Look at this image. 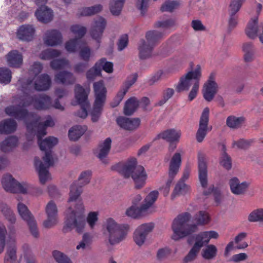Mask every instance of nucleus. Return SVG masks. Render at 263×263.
Returning a JSON list of instances; mask_svg holds the SVG:
<instances>
[{"label":"nucleus","instance_id":"obj_59","mask_svg":"<svg viewBox=\"0 0 263 263\" xmlns=\"http://www.w3.org/2000/svg\"><path fill=\"white\" fill-rule=\"evenodd\" d=\"M149 1L150 0H136V7L140 11V14L142 16L145 15L147 12Z\"/></svg>","mask_w":263,"mask_h":263},{"label":"nucleus","instance_id":"obj_5","mask_svg":"<svg viewBox=\"0 0 263 263\" xmlns=\"http://www.w3.org/2000/svg\"><path fill=\"white\" fill-rule=\"evenodd\" d=\"M2 184L6 192L12 193L32 194V190H35V193L36 194L42 193L41 189L33 188L30 184L26 182L21 183L10 174H7L3 176Z\"/></svg>","mask_w":263,"mask_h":263},{"label":"nucleus","instance_id":"obj_7","mask_svg":"<svg viewBox=\"0 0 263 263\" xmlns=\"http://www.w3.org/2000/svg\"><path fill=\"white\" fill-rule=\"evenodd\" d=\"M58 139L53 136H49L45 139L38 140L40 148L41 151L45 152V156L42 159L48 166H52L54 165V160L52 155L51 149L58 143Z\"/></svg>","mask_w":263,"mask_h":263},{"label":"nucleus","instance_id":"obj_28","mask_svg":"<svg viewBox=\"0 0 263 263\" xmlns=\"http://www.w3.org/2000/svg\"><path fill=\"white\" fill-rule=\"evenodd\" d=\"M165 33L156 30L147 31L145 33L146 43L155 47L164 38Z\"/></svg>","mask_w":263,"mask_h":263},{"label":"nucleus","instance_id":"obj_44","mask_svg":"<svg viewBox=\"0 0 263 263\" xmlns=\"http://www.w3.org/2000/svg\"><path fill=\"white\" fill-rule=\"evenodd\" d=\"M103 7L101 4H97L91 7H84L81 9L80 15L88 16L93 15L101 12Z\"/></svg>","mask_w":263,"mask_h":263},{"label":"nucleus","instance_id":"obj_19","mask_svg":"<svg viewBox=\"0 0 263 263\" xmlns=\"http://www.w3.org/2000/svg\"><path fill=\"white\" fill-rule=\"evenodd\" d=\"M46 212L48 218L43 222V226L45 228H50L57 223L58 209L56 204L53 200L50 201L46 208Z\"/></svg>","mask_w":263,"mask_h":263},{"label":"nucleus","instance_id":"obj_49","mask_svg":"<svg viewBox=\"0 0 263 263\" xmlns=\"http://www.w3.org/2000/svg\"><path fill=\"white\" fill-rule=\"evenodd\" d=\"M96 63L93 67L87 71L86 76L88 81H94L96 77L102 76L100 67Z\"/></svg>","mask_w":263,"mask_h":263},{"label":"nucleus","instance_id":"obj_32","mask_svg":"<svg viewBox=\"0 0 263 263\" xmlns=\"http://www.w3.org/2000/svg\"><path fill=\"white\" fill-rule=\"evenodd\" d=\"M34 107L37 109H47L52 107L51 98L46 95L35 96Z\"/></svg>","mask_w":263,"mask_h":263},{"label":"nucleus","instance_id":"obj_40","mask_svg":"<svg viewBox=\"0 0 263 263\" xmlns=\"http://www.w3.org/2000/svg\"><path fill=\"white\" fill-rule=\"evenodd\" d=\"M104 103V102L95 101L92 109L90 112L92 122H97L99 120Z\"/></svg>","mask_w":263,"mask_h":263},{"label":"nucleus","instance_id":"obj_48","mask_svg":"<svg viewBox=\"0 0 263 263\" xmlns=\"http://www.w3.org/2000/svg\"><path fill=\"white\" fill-rule=\"evenodd\" d=\"M188 190L189 187L184 182L178 181L171 195L172 198L173 199L176 196L180 195H185L187 192Z\"/></svg>","mask_w":263,"mask_h":263},{"label":"nucleus","instance_id":"obj_13","mask_svg":"<svg viewBox=\"0 0 263 263\" xmlns=\"http://www.w3.org/2000/svg\"><path fill=\"white\" fill-rule=\"evenodd\" d=\"M209 114L210 110L208 107H205L201 114L199 127L196 134V140L199 143H201L203 141L208 132L211 129V128L209 129L208 128Z\"/></svg>","mask_w":263,"mask_h":263},{"label":"nucleus","instance_id":"obj_34","mask_svg":"<svg viewBox=\"0 0 263 263\" xmlns=\"http://www.w3.org/2000/svg\"><path fill=\"white\" fill-rule=\"evenodd\" d=\"M17 128V123L13 119L5 120L0 124V133L9 134L14 133Z\"/></svg>","mask_w":263,"mask_h":263},{"label":"nucleus","instance_id":"obj_61","mask_svg":"<svg viewBox=\"0 0 263 263\" xmlns=\"http://www.w3.org/2000/svg\"><path fill=\"white\" fill-rule=\"evenodd\" d=\"M35 96H31L29 95H26L25 97L21 100L20 103L21 105L16 106V107L20 108H24L30 106L32 104L34 106L35 104Z\"/></svg>","mask_w":263,"mask_h":263},{"label":"nucleus","instance_id":"obj_10","mask_svg":"<svg viewBox=\"0 0 263 263\" xmlns=\"http://www.w3.org/2000/svg\"><path fill=\"white\" fill-rule=\"evenodd\" d=\"M201 77V68L200 65H197L194 70H191L185 76L180 78V81L176 86V90L179 93L184 90H188L191 86L190 81L194 79L199 83Z\"/></svg>","mask_w":263,"mask_h":263},{"label":"nucleus","instance_id":"obj_23","mask_svg":"<svg viewBox=\"0 0 263 263\" xmlns=\"http://www.w3.org/2000/svg\"><path fill=\"white\" fill-rule=\"evenodd\" d=\"M46 164L47 166H45L39 157L34 158V166L38 172L40 181L42 184H45L49 176L48 168L50 166Z\"/></svg>","mask_w":263,"mask_h":263},{"label":"nucleus","instance_id":"obj_3","mask_svg":"<svg viewBox=\"0 0 263 263\" xmlns=\"http://www.w3.org/2000/svg\"><path fill=\"white\" fill-rule=\"evenodd\" d=\"M112 171L118 172L125 178L131 177L135 183L136 189L142 188L146 183L147 175L144 168L140 165H137L135 158H132L124 164L121 162L117 163L111 167Z\"/></svg>","mask_w":263,"mask_h":263},{"label":"nucleus","instance_id":"obj_29","mask_svg":"<svg viewBox=\"0 0 263 263\" xmlns=\"http://www.w3.org/2000/svg\"><path fill=\"white\" fill-rule=\"evenodd\" d=\"M51 79L49 76L44 73L37 78L34 82V88L37 91L48 89L51 86Z\"/></svg>","mask_w":263,"mask_h":263},{"label":"nucleus","instance_id":"obj_33","mask_svg":"<svg viewBox=\"0 0 263 263\" xmlns=\"http://www.w3.org/2000/svg\"><path fill=\"white\" fill-rule=\"evenodd\" d=\"M62 41V35L58 30L53 29L48 33L45 41L49 46H54L60 44Z\"/></svg>","mask_w":263,"mask_h":263},{"label":"nucleus","instance_id":"obj_63","mask_svg":"<svg viewBox=\"0 0 263 263\" xmlns=\"http://www.w3.org/2000/svg\"><path fill=\"white\" fill-rule=\"evenodd\" d=\"M246 0H231L229 5V11L231 13L236 14Z\"/></svg>","mask_w":263,"mask_h":263},{"label":"nucleus","instance_id":"obj_30","mask_svg":"<svg viewBox=\"0 0 263 263\" xmlns=\"http://www.w3.org/2000/svg\"><path fill=\"white\" fill-rule=\"evenodd\" d=\"M154 47L146 43L144 39L140 40V44L138 46L139 58L143 60L149 58L154 49Z\"/></svg>","mask_w":263,"mask_h":263},{"label":"nucleus","instance_id":"obj_11","mask_svg":"<svg viewBox=\"0 0 263 263\" xmlns=\"http://www.w3.org/2000/svg\"><path fill=\"white\" fill-rule=\"evenodd\" d=\"M198 179L202 188L208 186V164L206 161V155L199 151L197 155Z\"/></svg>","mask_w":263,"mask_h":263},{"label":"nucleus","instance_id":"obj_14","mask_svg":"<svg viewBox=\"0 0 263 263\" xmlns=\"http://www.w3.org/2000/svg\"><path fill=\"white\" fill-rule=\"evenodd\" d=\"M106 26V21L105 19L100 16L97 20H95L93 24L90 29V35L92 39L97 42L98 47L101 42L103 33Z\"/></svg>","mask_w":263,"mask_h":263},{"label":"nucleus","instance_id":"obj_4","mask_svg":"<svg viewBox=\"0 0 263 263\" xmlns=\"http://www.w3.org/2000/svg\"><path fill=\"white\" fill-rule=\"evenodd\" d=\"M191 215L189 212L182 213L173 220L172 229L173 234L171 238L174 241H178L189 236L198 230L197 224H189Z\"/></svg>","mask_w":263,"mask_h":263},{"label":"nucleus","instance_id":"obj_56","mask_svg":"<svg viewBox=\"0 0 263 263\" xmlns=\"http://www.w3.org/2000/svg\"><path fill=\"white\" fill-rule=\"evenodd\" d=\"M176 21L174 18L157 21L154 23V27L156 28H162L163 29H167L174 26L176 25Z\"/></svg>","mask_w":263,"mask_h":263},{"label":"nucleus","instance_id":"obj_21","mask_svg":"<svg viewBox=\"0 0 263 263\" xmlns=\"http://www.w3.org/2000/svg\"><path fill=\"white\" fill-rule=\"evenodd\" d=\"M35 16L40 22L47 24L53 20V11L47 6H41L35 11Z\"/></svg>","mask_w":263,"mask_h":263},{"label":"nucleus","instance_id":"obj_2","mask_svg":"<svg viewBox=\"0 0 263 263\" xmlns=\"http://www.w3.org/2000/svg\"><path fill=\"white\" fill-rule=\"evenodd\" d=\"M5 111L8 116L18 121H23L28 132L36 133L37 140L41 141L47 134V128L42 122H40V117L35 112L29 111L27 109L18 108L15 105L6 107Z\"/></svg>","mask_w":263,"mask_h":263},{"label":"nucleus","instance_id":"obj_46","mask_svg":"<svg viewBox=\"0 0 263 263\" xmlns=\"http://www.w3.org/2000/svg\"><path fill=\"white\" fill-rule=\"evenodd\" d=\"M12 79V72L7 67H0V84L7 85L9 84Z\"/></svg>","mask_w":263,"mask_h":263},{"label":"nucleus","instance_id":"obj_35","mask_svg":"<svg viewBox=\"0 0 263 263\" xmlns=\"http://www.w3.org/2000/svg\"><path fill=\"white\" fill-rule=\"evenodd\" d=\"M87 129L86 126L75 125L71 127L68 131V137L70 141H77L84 135Z\"/></svg>","mask_w":263,"mask_h":263},{"label":"nucleus","instance_id":"obj_52","mask_svg":"<svg viewBox=\"0 0 263 263\" xmlns=\"http://www.w3.org/2000/svg\"><path fill=\"white\" fill-rule=\"evenodd\" d=\"M52 255L57 263H72L67 255L60 251L53 250L52 252Z\"/></svg>","mask_w":263,"mask_h":263},{"label":"nucleus","instance_id":"obj_42","mask_svg":"<svg viewBox=\"0 0 263 263\" xmlns=\"http://www.w3.org/2000/svg\"><path fill=\"white\" fill-rule=\"evenodd\" d=\"M85 44V40L74 37L69 40L65 43L66 50L71 53H74L77 51V47L79 48L81 44Z\"/></svg>","mask_w":263,"mask_h":263},{"label":"nucleus","instance_id":"obj_1","mask_svg":"<svg viewBox=\"0 0 263 263\" xmlns=\"http://www.w3.org/2000/svg\"><path fill=\"white\" fill-rule=\"evenodd\" d=\"M92 172L86 170L82 172L78 178L81 185L76 181L70 186L69 198L68 201L76 202L74 209L69 207L66 211L64 225L62 231L66 233L76 228L78 233L83 231L85 225V217L84 215V206L81 199H79L82 193V187L90 182Z\"/></svg>","mask_w":263,"mask_h":263},{"label":"nucleus","instance_id":"obj_12","mask_svg":"<svg viewBox=\"0 0 263 263\" xmlns=\"http://www.w3.org/2000/svg\"><path fill=\"white\" fill-rule=\"evenodd\" d=\"M154 228V224L152 222L143 223L138 227L133 234V240L136 244L139 247L142 246Z\"/></svg>","mask_w":263,"mask_h":263},{"label":"nucleus","instance_id":"obj_15","mask_svg":"<svg viewBox=\"0 0 263 263\" xmlns=\"http://www.w3.org/2000/svg\"><path fill=\"white\" fill-rule=\"evenodd\" d=\"M214 80L215 73L212 72L203 85V97L208 102H211L213 99L218 90V84Z\"/></svg>","mask_w":263,"mask_h":263},{"label":"nucleus","instance_id":"obj_41","mask_svg":"<svg viewBox=\"0 0 263 263\" xmlns=\"http://www.w3.org/2000/svg\"><path fill=\"white\" fill-rule=\"evenodd\" d=\"M79 56L81 60L88 62L91 56V50L85 40V44H81L79 48Z\"/></svg>","mask_w":263,"mask_h":263},{"label":"nucleus","instance_id":"obj_39","mask_svg":"<svg viewBox=\"0 0 263 263\" xmlns=\"http://www.w3.org/2000/svg\"><path fill=\"white\" fill-rule=\"evenodd\" d=\"M246 118L243 117H237L235 116H230L226 120L227 125L232 129H237L240 127L245 122Z\"/></svg>","mask_w":263,"mask_h":263},{"label":"nucleus","instance_id":"obj_55","mask_svg":"<svg viewBox=\"0 0 263 263\" xmlns=\"http://www.w3.org/2000/svg\"><path fill=\"white\" fill-rule=\"evenodd\" d=\"M99 64L98 66L100 67L101 72L103 69L107 73H112L113 71V63L111 62L106 61V58H103L96 62Z\"/></svg>","mask_w":263,"mask_h":263},{"label":"nucleus","instance_id":"obj_31","mask_svg":"<svg viewBox=\"0 0 263 263\" xmlns=\"http://www.w3.org/2000/svg\"><path fill=\"white\" fill-rule=\"evenodd\" d=\"M88 94L85 89L80 84H76L74 87V97L79 105L90 104Z\"/></svg>","mask_w":263,"mask_h":263},{"label":"nucleus","instance_id":"obj_24","mask_svg":"<svg viewBox=\"0 0 263 263\" xmlns=\"http://www.w3.org/2000/svg\"><path fill=\"white\" fill-rule=\"evenodd\" d=\"M93 88L96 101L104 102L106 98L107 89L103 80L95 82L93 84Z\"/></svg>","mask_w":263,"mask_h":263},{"label":"nucleus","instance_id":"obj_27","mask_svg":"<svg viewBox=\"0 0 263 263\" xmlns=\"http://www.w3.org/2000/svg\"><path fill=\"white\" fill-rule=\"evenodd\" d=\"M180 137V134L177 132L174 128L166 129L159 134L153 139V141H157L160 139L166 140L167 142H178Z\"/></svg>","mask_w":263,"mask_h":263},{"label":"nucleus","instance_id":"obj_64","mask_svg":"<svg viewBox=\"0 0 263 263\" xmlns=\"http://www.w3.org/2000/svg\"><path fill=\"white\" fill-rule=\"evenodd\" d=\"M171 253V250L168 247L159 249L156 254L157 259L162 261L165 259Z\"/></svg>","mask_w":263,"mask_h":263},{"label":"nucleus","instance_id":"obj_37","mask_svg":"<svg viewBox=\"0 0 263 263\" xmlns=\"http://www.w3.org/2000/svg\"><path fill=\"white\" fill-rule=\"evenodd\" d=\"M18 138L14 136H9L2 143L1 148L3 152H8L16 147L18 144Z\"/></svg>","mask_w":263,"mask_h":263},{"label":"nucleus","instance_id":"obj_8","mask_svg":"<svg viewBox=\"0 0 263 263\" xmlns=\"http://www.w3.org/2000/svg\"><path fill=\"white\" fill-rule=\"evenodd\" d=\"M17 210L21 217L27 222L32 236L35 238H39L40 235L36 220L27 206L20 202L17 204Z\"/></svg>","mask_w":263,"mask_h":263},{"label":"nucleus","instance_id":"obj_58","mask_svg":"<svg viewBox=\"0 0 263 263\" xmlns=\"http://www.w3.org/2000/svg\"><path fill=\"white\" fill-rule=\"evenodd\" d=\"M138 77V74L136 72L128 76L127 77L126 81L124 82L123 86L122 88L127 92L130 87L137 81Z\"/></svg>","mask_w":263,"mask_h":263},{"label":"nucleus","instance_id":"obj_16","mask_svg":"<svg viewBox=\"0 0 263 263\" xmlns=\"http://www.w3.org/2000/svg\"><path fill=\"white\" fill-rule=\"evenodd\" d=\"M258 24V17H256L250 21L246 28V34L251 39H254L258 35L259 33V39L260 42L263 44V24Z\"/></svg>","mask_w":263,"mask_h":263},{"label":"nucleus","instance_id":"obj_45","mask_svg":"<svg viewBox=\"0 0 263 263\" xmlns=\"http://www.w3.org/2000/svg\"><path fill=\"white\" fill-rule=\"evenodd\" d=\"M159 193L157 191H153L151 192L145 198L144 202L142 203V209L145 211L151 207L158 198Z\"/></svg>","mask_w":263,"mask_h":263},{"label":"nucleus","instance_id":"obj_9","mask_svg":"<svg viewBox=\"0 0 263 263\" xmlns=\"http://www.w3.org/2000/svg\"><path fill=\"white\" fill-rule=\"evenodd\" d=\"M17 210L21 217L27 222L32 236L35 238H39L40 235L36 220L27 206L20 202L17 204Z\"/></svg>","mask_w":263,"mask_h":263},{"label":"nucleus","instance_id":"obj_18","mask_svg":"<svg viewBox=\"0 0 263 263\" xmlns=\"http://www.w3.org/2000/svg\"><path fill=\"white\" fill-rule=\"evenodd\" d=\"M35 32V29L33 25L24 24L17 29L16 36L20 41L29 42L34 39Z\"/></svg>","mask_w":263,"mask_h":263},{"label":"nucleus","instance_id":"obj_50","mask_svg":"<svg viewBox=\"0 0 263 263\" xmlns=\"http://www.w3.org/2000/svg\"><path fill=\"white\" fill-rule=\"evenodd\" d=\"M175 90L171 88H167L162 92V99L156 103V106H162L174 95Z\"/></svg>","mask_w":263,"mask_h":263},{"label":"nucleus","instance_id":"obj_62","mask_svg":"<svg viewBox=\"0 0 263 263\" xmlns=\"http://www.w3.org/2000/svg\"><path fill=\"white\" fill-rule=\"evenodd\" d=\"M71 31L74 34L78 35L77 38L82 39L87 32V29L85 27L80 26L78 25H72L70 27Z\"/></svg>","mask_w":263,"mask_h":263},{"label":"nucleus","instance_id":"obj_36","mask_svg":"<svg viewBox=\"0 0 263 263\" xmlns=\"http://www.w3.org/2000/svg\"><path fill=\"white\" fill-rule=\"evenodd\" d=\"M139 101L135 97H130L126 102L124 107V114L126 116H132L137 109Z\"/></svg>","mask_w":263,"mask_h":263},{"label":"nucleus","instance_id":"obj_22","mask_svg":"<svg viewBox=\"0 0 263 263\" xmlns=\"http://www.w3.org/2000/svg\"><path fill=\"white\" fill-rule=\"evenodd\" d=\"M54 81L58 84L64 85H72L76 82V78L72 72L62 70L55 74Z\"/></svg>","mask_w":263,"mask_h":263},{"label":"nucleus","instance_id":"obj_17","mask_svg":"<svg viewBox=\"0 0 263 263\" xmlns=\"http://www.w3.org/2000/svg\"><path fill=\"white\" fill-rule=\"evenodd\" d=\"M116 122L121 128L130 132L137 129L141 124L139 118H129L123 116L118 117Z\"/></svg>","mask_w":263,"mask_h":263},{"label":"nucleus","instance_id":"obj_25","mask_svg":"<svg viewBox=\"0 0 263 263\" xmlns=\"http://www.w3.org/2000/svg\"><path fill=\"white\" fill-rule=\"evenodd\" d=\"M229 184L231 192L235 195L244 194L249 186V183L247 181L240 183L239 179L236 177L230 180Z\"/></svg>","mask_w":263,"mask_h":263},{"label":"nucleus","instance_id":"obj_47","mask_svg":"<svg viewBox=\"0 0 263 263\" xmlns=\"http://www.w3.org/2000/svg\"><path fill=\"white\" fill-rule=\"evenodd\" d=\"M217 249L214 245H208L202 251V256L207 260L213 259L217 255Z\"/></svg>","mask_w":263,"mask_h":263},{"label":"nucleus","instance_id":"obj_26","mask_svg":"<svg viewBox=\"0 0 263 263\" xmlns=\"http://www.w3.org/2000/svg\"><path fill=\"white\" fill-rule=\"evenodd\" d=\"M111 142V139L108 137L103 142L100 143L98 145L100 151L97 157L104 164H107L108 163L106 158L110 151Z\"/></svg>","mask_w":263,"mask_h":263},{"label":"nucleus","instance_id":"obj_51","mask_svg":"<svg viewBox=\"0 0 263 263\" xmlns=\"http://www.w3.org/2000/svg\"><path fill=\"white\" fill-rule=\"evenodd\" d=\"M219 164L227 171H230L232 167V159L228 153L221 154Z\"/></svg>","mask_w":263,"mask_h":263},{"label":"nucleus","instance_id":"obj_57","mask_svg":"<svg viewBox=\"0 0 263 263\" xmlns=\"http://www.w3.org/2000/svg\"><path fill=\"white\" fill-rule=\"evenodd\" d=\"M250 222L263 221V209L254 210L248 216Z\"/></svg>","mask_w":263,"mask_h":263},{"label":"nucleus","instance_id":"obj_43","mask_svg":"<svg viewBox=\"0 0 263 263\" xmlns=\"http://www.w3.org/2000/svg\"><path fill=\"white\" fill-rule=\"evenodd\" d=\"M125 0H111L109 3V9L113 15L120 14Z\"/></svg>","mask_w":263,"mask_h":263},{"label":"nucleus","instance_id":"obj_60","mask_svg":"<svg viewBox=\"0 0 263 263\" xmlns=\"http://www.w3.org/2000/svg\"><path fill=\"white\" fill-rule=\"evenodd\" d=\"M16 247L15 245H12L8 247L4 261H15L16 259Z\"/></svg>","mask_w":263,"mask_h":263},{"label":"nucleus","instance_id":"obj_6","mask_svg":"<svg viewBox=\"0 0 263 263\" xmlns=\"http://www.w3.org/2000/svg\"><path fill=\"white\" fill-rule=\"evenodd\" d=\"M106 228L109 234V242L115 245L125 239L129 226L127 224H118L112 218H109L106 220Z\"/></svg>","mask_w":263,"mask_h":263},{"label":"nucleus","instance_id":"obj_54","mask_svg":"<svg viewBox=\"0 0 263 263\" xmlns=\"http://www.w3.org/2000/svg\"><path fill=\"white\" fill-rule=\"evenodd\" d=\"M145 211L142 209V205L139 208L137 207L136 205H133L126 210V214L129 217L133 218H138L141 215L143 211Z\"/></svg>","mask_w":263,"mask_h":263},{"label":"nucleus","instance_id":"obj_20","mask_svg":"<svg viewBox=\"0 0 263 263\" xmlns=\"http://www.w3.org/2000/svg\"><path fill=\"white\" fill-rule=\"evenodd\" d=\"M5 58L9 67L18 68L23 63V54L17 50H11L5 55Z\"/></svg>","mask_w":263,"mask_h":263},{"label":"nucleus","instance_id":"obj_53","mask_svg":"<svg viewBox=\"0 0 263 263\" xmlns=\"http://www.w3.org/2000/svg\"><path fill=\"white\" fill-rule=\"evenodd\" d=\"M195 220L196 223L194 224H197L198 228V226H203L208 223L210 221V217L206 211H200L198 212V215H196Z\"/></svg>","mask_w":263,"mask_h":263},{"label":"nucleus","instance_id":"obj_38","mask_svg":"<svg viewBox=\"0 0 263 263\" xmlns=\"http://www.w3.org/2000/svg\"><path fill=\"white\" fill-rule=\"evenodd\" d=\"M181 156L179 153H175L170 163L168 172L172 174H177L181 164Z\"/></svg>","mask_w":263,"mask_h":263}]
</instances>
